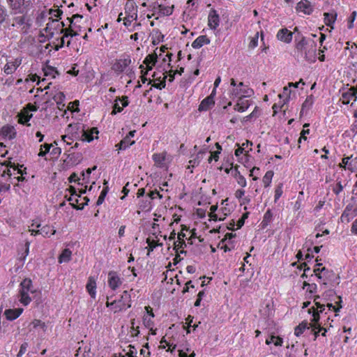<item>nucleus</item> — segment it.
Wrapping results in <instances>:
<instances>
[{
	"mask_svg": "<svg viewBox=\"0 0 357 357\" xmlns=\"http://www.w3.org/2000/svg\"><path fill=\"white\" fill-rule=\"evenodd\" d=\"M32 281L29 278L24 279L20 284L18 292V300L24 305H28L33 298V295L36 293Z\"/></svg>",
	"mask_w": 357,
	"mask_h": 357,
	"instance_id": "obj_1",
	"label": "nucleus"
},
{
	"mask_svg": "<svg viewBox=\"0 0 357 357\" xmlns=\"http://www.w3.org/2000/svg\"><path fill=\"white\" fill-rule=\"evenodd\" d=\"M107 307H110L114 313L126 310L131 307V296L128 291H124L119 300L106 303Z\"/></svg>",
	"mask_w": 357,
	"mask_h": 357,
	"instance_id": "obj_2",
	"label": "nucleus"
},
{
	"mask_svg": "<svg viewBox=\"0 0 357 357\" xmlns=\"http://www.w3.org/2000/svg\"><path fill=\"white\" fill-rule=\"evenodd\" d=\"M319 298V296H316L314 302L315 305L317 306V310L319 309V310L315 311V310L313 308L314 312L312 314V319L311 320V321L312 322V324H311V326L313 327L314 329H317V328L318 329V331L314 332L315 337H317L318 336L319 333L322 331H324V332L321 334L323 336H326V329L323 327H321V326L318 324V321L319 320V312H323L324 310H325V305L321 304L317 301Z\"/></svg>",
	"mask_w": 357,
	"mask_h": 357,
	"instance_id": "obj_3",
	"label": "nucleus"
},
{
	"mask_svg": "<svg viewBox=\"0 0 357 357\" xmlns=\"http://www.w3.org/2000/svg\"><path fill=\"white\" fill-rule=\"evenodd\" d=\"M13 21L14 23L12 26H22L21 32L24 34L28 33L32 26V20L26 13H24L22 16L15 17Z\"/></svg>",
	"mask_w": 357,
	"mask_h": 357,
	"instance_id": "obj_4",
	"label": "nucleus"
},
{
	"mask_svg": "<svg viewBox=\"0 0 357 357\" xmlns=\"http://www.w3.org/2000/svg\"><path fill=\"white\" fill-rule=\"evenodd\" d=\"M61 149L59 147L54 146L52 144H44L41 146L40 151L38 156H45L47 153L50 155H60Z\"/></svg>",
	"mask_w": 357,
	"mask_h": 357,
	"instance_id": "obj_5",
	"label": "nucleus"
},
{
	"mask_svg": "<svg viewBox=\"0 0 357 357\" xmlns=\"http://www.w3.org/2000/svg\"><path fill=\"white\" fill-rule=\"evenodd\" d=\"M108 285L112 290H116L122 284V280L115 271H109L108 273Z\"/></svg>",
	"mask_w": 357,
	"mask_h": 357,
	"instance_id": "obj_6",
	"label": "nucleus"
},
{
	"mask_svg": "<svg viewBox=\"0 0 357 357\" xmlns=\"http://www.w3.org/2000/svg\"><path fill=\"white\" fill-rule=\"evenodd\" d=\"M357 215V208L353 209V206L348 204L344 208L340 220L342 222H349L350 220Z\"/></svg>",
	"mask_w": 357,
	"mask_h": 357,
	"instance_id": "obj_7",
	"label": "nucleus"
},
{
	"mask_svg": "<svg viewBox=\"0 0 357 357\" xmlns=\"http://www.w3.org/2000/svg\"><path fill=\"white\" fill-rule=\"evenodd\" d=\"M215 92L216 90L213 89L211 94L202 101L201 104L199 106V111H206L209 108H211V106L214 105V96L215 95Z\"/></svg>",
	"mask_w": 357,
	"mask_h": 357,
	"instance_id": "obj_8",
	"label": "nucleus"
},
{
	"mask_svg": "<svg viewBox=\"0 0 357 357\" xmlns=\"http://www.w3.org/2000/svg\"><path fill=\"white\" fill-rule=\"evenodd\" d=\"M220 24V17L215 9H211L208 17V25L211 29H216Z\"/></svg>",
	"mask_w": 357,
	"mask_h": 357,
	"instance_id": "obj_9",
	"label": "nucleus"
},
{
	"mask_svg": "<svg viewBox=\"0 0 357 357\" xmlns=\"http://www.w3.org/2000/svg\"><path fill=\"white\" fill-rule=\"evenodd\" d=\"M70 192H71L70 197L68 199L69 202H70V204L73 208L81 210L84 207V204L77 205L78 204V197L80 196L78 195L76 192L75 188L73 186L70 187Z\"/></svg>",
	"mask_w": 357,
	"mask_h": 357,
	"instance_id": "obj_10",
	"label": "nucleus"
},
{
	"mask_svg": "<svg viewBox=\"0 0 357 357\" xmlns=\"http://www.w3.org/2000/svg\"><path fill=\"white\" fill-rule=\"evenodd\" d=\"M29 231L31 232V235H37L41 234L44 237H50L52 235H54L56 232V230L53 229L51 227L48 225H45L43 227L40 229L36 230L34 229H30Z\"/></svg>",
	"mask_w": 357,
	"mask_h": 357,
	"instance_id": "obj_11",
	"label": "nucleus"
},
{
	"mask_svg": "<svg viewBox=\"0 0 357 357\" xmlns=\"http://www.w3.org/2000/svg\"><path fill=\"white\" fill-rule=\"evenodd\" d=\"M296 10L303 12L306 15H310L313 11L311 3L307 0H302L297 3Z\"/></svg>",
	"mask_w": 357,
	"mask_h": 357,
	"instance_id": "obj_12",
	"label": "nucleus"
},
{
	"mask_svg": "<svg viewBox=\"0 0 357 357\" xmlns=\"http://www.w3.org/2000/svg\"><path fill=\"white\" fill-rule=\"evenodd\" d=\"M10 8L14 10V13H24L23 6L24 0H7Z\"/></svg>",
	"mask_w": 357,
	"mask_h": 357,
	"instance_id": "obj_13",
	"label": "nucleus"
},
{
	"mask_svg": "<svg viewBox=\"0 0 357 357\" xmlns=\"http://www.w3.org/2000/svg\"><path fill=\"white\" fill-rule=\"evenodd\" d=\"M23 308H15L6 310L4 314L8 320L13 321L18 318L23 312Z\"/></svg>",
	"mask_w": 357,
	"mask_h": 357,
	"instance_id": "obj_14",
	"label": "nucleus"
},
{
	"mask_svg": "<svg viewBox=\"0 0 357 357\" xmlns=\"http://www.w3.org/2000/svg\"><path fill=\"white\" fill-rule=\"evenodd\" d=\"M131 59L128 57L124 59H120L113 66V69L116 72L121 73L130 64Z\"/></svg>",
	"mask_w": 357,
	"mask_h": 357,
	"instance_id": "obj_15",
	"label": "nucleus"
},
{
	"mask_svg": "<svg viewBox=\"0 0 357 357\" xmlns=\"http://www.w3.org/2000/svg\"><path fill=\"white\" fill-rule=\"evenodd\" d=\"M277 37L281 41L289 43L292 40V33L287 29H282L278 31Z\"/></svg>",
	"mask_w": 357,
	"mask_h": 357,
	"instance_id": "obj_16",
	"label": "nucleus"
},
{
	"mask_svg": "<svg viewBox=\"0 0 357 357\" xmlns=\"http://www.w3.org/2000/svg\"><path fill=\"white\" fill-rule=\"evenodd\" d=\"M1 135L4 137H8L10 139H12L16 137V131L13 126L6 125L2 127L1 130Z\"/></svg>",
	"mask_w": 357,
	"mask_h": 357,
	"instance_id": "obj_17",
	"label": "nucleus"
},
{
	"mask_svg": "<svg viewBox=\"0 0 357 357\" xmlns=\"http://www.w3.org/2000/svg\"><path fill=\"white\" fill-rule=\"evenodd\" d=\"M211 43L210 39L205 35L197 38L192 43V47L195 49H199L204 45H208Z\"/></svg>",
	"mask_w": 357,
	"mask_h": 357,
	"instance_id": "obj_18",
	"label": "nucleus"
},
{
	"mask_svg": "<svg viewBox=\"0 0 357 357\" xmlns=\"http://www.w3.org/2000/svg\"><path fill=\"white\" fill-rule=\"evenodd\" d=\"M19 120L18 122L20 124H26V126H30L29 123H27L28 121L32 118L33 114H29L27 109H22L21 112L18 114Z\"/></svg>",
	"mask_w": 357,
	"mask_h": 357,
	"instance_id": "obj_19",
	"label": "nucleus"
},
{
	"mask_svg": "<svg viewBox=\"0 0 357 357\" xmlns=\"http://www.w3.org/2000/svg\"><path fill=\"white\" fill-rule=\"evenodd\" d=\"M125 10L128 17L133 18L134 20H137V14L135 12V3L132 1H128L125 6Z\"/></svg>",
	"mask_w": 357,
	"mask_h": 357,
	"instance_id": "obj_20",
	"label": "nucleus"
},
{
	"mask_svg": "<svg viewBox=\"0 0 357 357\" xmlns=\"http://www.w3.org/2000/svg\"><path fill=\"white\" fill-rule=\"evenodd\" d=\"M21 64V59H15L13 62H8L4 66V72L7 75L12 74Z\"/></svg>",
	"mask_w": 357,
	"mask_h": 357,
	"instance_id": "obj_21",
	"label": "nucleus"
},
{
	"mask_svg": "<svg viewBox=\"0 0 357 357\" xmlns=\"http://www.w3.org/2000/svg\"><path fill=\"white\" fill-rule=\"evenodd\" d=\"M249 102L248 100H244V98L241 97L238 102L234 106V109L243 112L249 107Z\"/></svg>",
	"mask_w": 357,
	"mask_h": 357,
	"instance_id": "obj_22",
	"label": "nucleus"
},
{
	"mask_svg": "<svg viewBox=\"0 0 357 357\" xmlns=\"http://www.w3.org/2000/svg\"><path fill=\"white\" fill-rule=\"evenodd\" d=\"M93 134H98V130L96 128H92L89 131H84L83 130L82 140L88 142H91L94 139Z\"/></svg>",
	"mask_w": 357,
	"mask_h": 357,
	"instance_id": "obj_23",
	"label": "nucleus"
},
{
	"mask_svg": "<svg viewBox=\"0 0 357 357\" xmlns=\"http://www.w3.org/2000/svg\"><path fill=\"white\" fill-rule=\"evenodd\" d=\"M96 283L95 280L93 278H89L86 284V289L91 296V298H94L96 297Z\"/></svg>",
	"mask_w": 357,
	"mask_h": 357,
	"instance_id": "obj_24",
	"label": "nucleus"
},
{
	"mask_svg": "<svg viewBox=\"0 0 357 357\" xmlns=\"http://www.w3.org/2000/svg\"><path fill=\"white\" fill-rule=\"evenodd\" d=\"M169 158H153L155 165L165 170H167L169 163Z\"/></svg>",
	"mask_w": 357,
	"mask_h": 357,
	"instance_id": "obj_25",
	"label": "nucleus"
},
{
	"mask_svg": "<svg viewBox=\"0 0 357 357\" xmlns=\"http://www.w3.org/2000/svg\"><path fill=\"white\" fill-rule=\"evenodd\" d=\"M347 181H341L337 179L336 183L333 186V192L336 195H338L344 189V188L347 185Z\"/></svg>",
	"mask_w": 357,
	"mask_h": 357,
	"instance_id": "obj_26",
	"label": "nucleus"
},
{
	"mask_svg": "<svg viewBox=\"0 0 357 357\" xmlns=\"http://www.w3.org/2000/svg\"><path fill=\"white\" fill-rule=\"evenodd\" d=\"M72 252L68 248H66L63 250L62 253L59 257V262L66 263L68 262L71 259Z\"/></svg>",
	"mask_w": 357,
	"mask_h": 357,
	"instance_id": "obj_27",
	"label": "nucleus"
},
{
	"mask_svg": "<svg viewBox=\"0 0 357 357\" xmlns=\"http://www.w3.org/2000/svg\"><path fill=\"white\" fill-rule=\"evenodd\" d=\"M77 18H83V16L79 14H75L73 15L71 17H68L67 20L69 21L72 28L75 30H78L79 31H81L82 27L80 25L77 24V22H75V20Z\"/></svg>",
	"mask_w": 357,
	"mask_h": 357,
	"instance_id": "obj_28",
	"label": "nucleus"
},
{
	"mask_svg": "<svg viewBox=\"0 0 357 357\" xmlns=\"http://www.w3.org/2000/svg\"><path fill=\"white\" fill-rule=\"evenodd\" d=\"M236 178V180L239 185L244 188L247 185L246 180L243 176H242L237 169H235L234 172L231 173Z\"/></svg>",
	"mask_w": 357,
	"mask_h": 357,
	"instance_id": "obj_29",
	"label": "nucleus"
},
{
	"mask_svg": "<svg viewBox=\"0 0 357 357\" xmlns=\"http://www.w3.org/2000/svg\"><path fill=\"white\" fill-rule=\"evenodd\" d=\"M75 163V161H73V158H66L59 165V170H66L73 167Z\"/></svg>",
	"mask_w": 357,
	"mask_h": 357,
	"instance_id": "obj_30",
	"label": "nucleus"
},
{
	"mask_svg": "<svg viewBox=\"0 0 357 357\" xmlns=\"http://www.w3.org/2000/svg\"><path fill=\"white\" fill-rule=\"evenodd\" d=\"M324 15V23L326 24V25L333 29V24H334L336 20L337 14L335 13V15H331L328 13H325Z\"/></svg>",
	"mask_w": 357,
	"mask_h": 357,
	"instance_id": "obj_31",
	"label": "nucleus"
},
{
	"mask_svg": "<svg viewBox=\"0 0 357 357\" xmlns=\"http://www.w3.org/2000/svg\"><path fill=\"white\" fill-rule=\"evenodd\" d=\"M330 273V271L326 269L325 267L321 268V273L316 275V277L319 280V282H323L324 284H327L326 278L328 275Z\"/></svg>",
	"mask_w": 357,
	"mask_h": 357,
	"instance_id": "obj_32",
	"label": "nucleus"
},
{
	"mask_svg": "<svg viewBox=\"0 0 357 357\" xmlns=\"http://www.w3.org/2000/svg\"><path fill=\"white\" fill-rule=\"evenodd\" d=\"M104 185L105 186L104 187L103 190H102V192L96 202V205H98V206L101 205L103 203L105 198V197L108 192V190H109V188L107 185V181L106 180L104 181Z\"/></svg>",
	"mask_w": 357,
	"mask_h": 357,
	"instance_id": "obj_33",
	"label": "nucleus"
},
{
	"mask_svg": "<svg viewBox=\"0 0 357 357\" xmlns=\"http://www.w3.org/2000/svg\"><path fill=\"white\" fill-rule=\"evenodd\" d=\"M273 174L274 173L271 170L266 172V173L265 174L262 178V182L264 188H268V186H270Z\"/></svg>",
	"mask_w": 357,
	"mask_h": 357,
	"instance_id": "obj_34",
	"label": "nucleus"
},
{
	"mask_svg": "<svg viewBox=\"0 0 357 357\" xmlns=\"http://www.w3.org/2000/svg\"><path fill=\"white\" fill-rule=\"evenodd\" d=\"M50 19L51 20V22L47 23L46 27L44 29V31L45 32L53 31V30L56 29L58 26L60 25V24L58 23L57 20H52V17H50Z\"/></svg>",
	"mask_w": 357,
	"mask_h": 357,
	"instance_id": "obj_35",
	"label": "nucleus"
},
{
	"mask_svg": "<svg viewBox=\"0 0 357 357\" xmlns=\"http://www.w3.org/2000/svg\"><path fill=\"white\" fill-rule=\"evenodd\" d=\"M308 324L307 322H302L301 324H300L298 326H297L295 329H294V334L296 336L298 337L300 336L301 334H303V333L304 332V331L306 329V328H309V327L307 326Z\"/></svg>",
	"mask_w": 357,
	"mask_h": 357,
	"instance_id": "obj_36",
	"label": "nucleus"
},
{
	"mask_svg": "<svg viewBox=\"0 0 357 357\" xmlns=\"http://www.w3.org/2000/svg\"><path fill=\"white\" fill-rule=\"evenodd\" d=\"M273 220V213L271 210H268L264 215L261 225L263 227H266Z\"/></svg>",
	"mask_w": 357,
	"mask_h": 357,
	"instance_id": "obj_37",
	"label": "nucleus"
},
{
	"mask_svg": "<svg viewBox=\"0 0 357 357\" xmlns=\"http://www.w3.org/2000/svg\"><path fill=\"white\" fill-rule=\"evenodd\" d=\"M157 54H150L146 56L144 61V64H151L152 66H155L157 62Z\"/></svg>",
	"mask_w": 357,
	"mask_h": 357,
	"instance_id": "obj_38",
	"label": "nucleus"
},
{
	"mask_svg": "<svg viewBox=\"0 0 357 357\" xmlns=\"http://www.w3.org/2000/svg\"><path fill=\"white\" fill-rule=\"evenodd\" d=\"M158 8L160 10V13L165 15H172L174 9V6L172 7L165 6L161 4L158 5Z\"/></svg>",
	"mask_w": 357,
	"mask_h": 357,
	"instance_id": "obj_39",
	"label": "nucleus"
},
{
	"mask_svg": "<svg viewBox=\"0 0 357 357\" xmlns=\"http://www.w3.org/2000/svg\"><path fill=\"white\" fill-rule=\"evenodd\" d=\"M134 143V141H130V139H129V136H126L125 138H123V139L121 141V142L117 146H119V149H125L129 145H132Z\"/></svg>",
	"mask_w": 357,
	"mask_h": 357,
	"instance_id": "obj_40",
	"label": "nucleus"
},
{
	"mask_svg": "<svg viewBox=\"0 0 357 357\" xmlns=\"http://www.w3.org/2000/svg\"><path fill=\"white\" fill-rule=\"evenodd\" d=\"M200 163L199 158H195L192 160H189L187 169H190V173H192V169L197 167Z\"/></svg>",
	"mask_w": 357,
	"mask_h": 357,
	"instance_id": "obj_41",
	"label": "nucleus"
},
{
	"mask_svg": "<svg viewBox=\"0 0 357 357\" xmlns=\"http://www.w3.org/2000/svg\"><path fill=\"white\" fill-rule=\"evenodd\" d=\"M23 165H17V167H15V165L14 166H10V167H13L14 170H17V174H21V176H17V177H15V178L17 180V181H22L24 180V178L23 177V174H26V172H25V169L26 168H24V169L22 171L20 167H23Z\"/></svg>",
	"mask_w": 357,
	"mask_h": 357,
	"instance_id": "obj_42",
	"label": "nucleus"
},
{
	"mask_svg": "<svg viewBox=\"0 0 357 357\" xmlns=\"http://www.w3.org/2000/svg\"><path fill=\"white\" fill-rule=\"evenodd\" d=\"M307 42L305 40V37H302L301 40L296 44V49L303 52L304 50L307 49Z\"/></svg>",
	"mask_w": 357,
	"mask_h": 357,
	"instance_id": "obj_43",
	"label": "nucleus"
},
{
	"mask_svg": "<svg viewBox=\"0 0 357 357\" xmlns=\"http://www.w3.org/2000/svg\"><path fill=\"white\" fill-rule=\"evenodd\" d=\"M44 74L45 76L48 75H52V77H55L54 74H59L58 71L56 70V68L52 67V66H47L46 68L44 69Z\"/></svg>",
	"mask_w": 357,
	"mask_h": 357,
	"instance_id": "obj_44",
	"label": "nucleus"
},
{
	"mask_svg": "<svg viewBox=\"0 0 357 357\" xmlns=\"http://www.w3.org/2000/svg\"><path fill=\"white\" fill-rule=\"evenodd\" d=\"M315 52H316L315 45L314 47L312 45L311 49L307 50V48L302 53H304L305 59L309 61V60H310L309 55L314 56L315 54Z\"/></svg>",
	"mask_w": 357,
	"mask_h": 357,
	"instance_id": "obj_45",
	"label": "nucleus"
},
{
	"mask_svg": "<svg viewBox=\"0 0 357 357\" xmlns=\"http://www.w3.org/2000/svg\"><path fill=\"white\" fill-rule=\"evenodd\" d=\"M258 38H259V33L257 32L254 37H252L250 40V42L248 45V47L250 49H253L257 46L258 44Z\"/></svg>",
	"mask_w": 357,
	"mask_h": 357,
	"instance_id": "obj_46",
	"label": "nucleus"
},
{
	"mask_svg": "<svg viewBox=\"0 0 357 357\" xmlns=\"http://www.w3.org/2000/svg\"><path fill=\"white\" fill-rule=\"evenodd\" d=\"M147 243L149 247V252L153 251L157 246H162L163 245L162 243H159L155 240L151 241L149 238L147 239Z\"/></svg>",
	"mask_w": 357,
	"mask_h": 357,
	"instance_id": "obj_47",
	"label": "nucleus"
},
{
	"mask_svg": "<svg viewBox=\"0 0 357 357\" xmlns=\"http://www.w3.org/2000/svg\"><path fill=\"white\" fill-rule=\"evenodd\" d=\"M118 100H120L119 97L116 98V99L115 100V103L113 106V110L111 113L112 115L116 114L117 112H121L123 110V108L119 106Z\"/></svg>",
	"mask_w": 357,
	"mask_h": 357,
	"instance_id": "obj_48",
	"label": "nucleus"
},
{
	"mask_svg": "<svg viewBox=\"0 0 357 357\" xmlns=\"http://www.w3.org/2000/svg\"><path fill=\"white\" fill-rule=\"evenodd\" d=\"M136 354V348L134 346L129 345V351L125 354L123 357H135Z\"/></svg>",
	"mask_w": 357,
	"mask_h": 357,
	"instance_id": "obj_49",
	"label": "nucleus"
},
{
	"mask_svg": "<svg viewBox=\"0 0 357 357\" xmlns=\"http://www.w3.org/2000/svg\"><path fill=\"white\" fill-rule=\"evenodd\" d=\"M96 169V166H94L92 168H88L86 172H82V176H83V181L85 182H88V178L91 173L92 171L95 170Z\"/></svg>",
	"mask_w": 357,
	"mask_h": 357,
	"instance_id": "obj_50",
	"label": "nucleus"
},
{
	"mask_svg": "<svg viewBox=\"0 0 357 357\" xmlns=\"http://www.w3.org/2000/svg\"><path fill=\"white\" fill-rule=\"evenodd\" d=\"M282 194V184H279L275 190V202H276Z\"/></svg>",
	"mask_w": 357,
	"mask_h": 357,
	"instance_id": "obj_51",
	"label": "nucleus"
},
{
	"mask_svg": "<svg viewBox=\"0 0 357 357\" xmlns=\"http://www.w3.org/2000/svg\"><path fill=\"white\" fill-rule=\"evenodd\" d=\"M243 152H245L244 156H250L249 151H245V148L241 146H238V149L235 150V155L239 156L240 155L243 154Z\"/></svg>",
	"mask_w": 357,
	"mask_h": 357,
	"instance_id": "obj_52",
	"label": "nucleus"
},
{
	"mask_svg": "<svg viewBox=\"0 0 357 357\" xmlns=\"http://www.w3.org/2000/svg\"><path fill=\"white\" fill-rule=\"evenodd\" d=\"M240 91L244 94L242 98L250 97L254 93L253 90L248 87L240 89Z\"/></svg>",
	"mask_w": 357,
	"mask_h": 357,
	"instance_id": "obj_53",
	"label": "nucleus"
},
{
	"mask_svg": "<svg viewBox=\"0 0 357 357\" xmlns=\"http://www.w3.org/2000/svg\"><path fill=\"white\" fill-rule=\"evenodd\" d=\"M312 96L310 97H307V99L305 100V102L303 103L302 109L301 111V113L303 114L304 109L307 107H310L312 105Z\"/></svg>",
	"mask_w": 357,
	"mask_h": 357,
	"instance_id": "obj_54",
	"label": "nucleus"
},
{
	"mask_svg": "<svg viewBox=\"0 0 357 357\" xmlns=\"http://www.w3.org/2000/svg\"><path fill=\"white\" fill-rule=\"evenodd\" d=\"M356 15H357L356 11H353L351 13V16L349 18V21H348V28L349 29L353 28V26H354L353 23L356 19Z\"/></svg>",
	"mask_w": 357,
	"mask_h": 357,
	"instance_id": "obj_55",
	"label": "nucleus"
},
{
	"mask_svg": "<svg viewBox=\"0 0 357 357\" xmlns=\"http://www.w3.org/2000/svg\"><path fill=\"white\" fill-rule=\"evenodd\" d=\"M7 16L6 10L3 7L0 6V24L6 20Z\"/></svg>",
	"mask_w": 357,
	"mask_h": 357,
	"instance_id": "obj_56",
	"label": "nucleus"
},
{
	"mask_svg": "<svg viewBox=\"0 0 357 357\" xmlns=\"http://www.w3.org/2000/svg\"><path fill=\"white\" fill-rule=\"evenodd\" d=\"M27 348H28L27 342H24L23 344H22L20 351H19L18 354H17V356L21 357L26 351Z\"/></svg>",
	"mask_w": 357,
	"mask_h": 357,
	"instance_id": "obj_57",
	"label": "nucleus"
},
{
	"mask_svg": "<svg viewBox=\"0 0 357 357\" xmlns=\"http://www.w3.org/2000/svg\"><path fill=\"white\" fill-rule=\"evenodd\" d=\"M217 208H218V206H215V205H213L210 208L211 213L209 214V216L211 217V218H212L214 220H218V216L215 213V212L217 210Z\"/></svg>",
	"mask_w": 357,
	"mask_h": 357,
	"instance_id": "obj_58",
	"label": "nucleus"
},
{
	"mask_svg": "<svg viewBox=\"0 0 357 357\" xmlns=\"http://www.w3.org/2000/svg\"><path fill=\"white\" fill-rule=\"evenodd\" d=\"M258 113H259V111L257 110V109L256 107L255 109L250 114H249L248 116L244 117V121H250L252 118L257 117L258 116Z\"/></svg>",
	"mask_w": 357,
	"mask_h": 357,
	"instance_id": "obj_59",
	"label": "nucleus"
},
{
	"mask_svg": "<svg viewBox=\"0 0 357 357\" xmlns=\"http://www.w3.org/2000/svg\"><path fill=\"white\" fill-rule=\"evenodd\" d=\"M166 78H167V76H165L163 77V80L160 83H154L153 84V86L156 89H164L166 86V83H165Z\"/></svg>",
	"mask_w": 357,
	"mask_h": 357,
	"instance_id": "obj_60",
	"label": "nucleus"
},
{
	"mask_svg": "<svg viewBox=\"0 0 357 357\" xmlns=\"http://www.w3.org/2000/svg\"><path fill=\"white\" fill-rule=\"evenodd\" d=\"M139 68L142 70H141V73H142L141 80H142V83L144 84L148 80L147 78L146 77V76L148 73H147V71L144 70V68L143 65H140Z\"/></svg>",
	"mask_w": 357,
	"mask_h": 357,
	"instance_id": "obj_61",
	"label": "nucleus"
},
{
	"mask_svg": "<svg viewBox=\"0 0 357 357\" xmlns=\"http://www.w3.org/2000/svg\"><path fill=\"white\" fill-rule=\"evenodd\" d=\"M31 324L33 325V328H37V327H42V328H44L45 327V323L42 322L39 319H34Z\"/></svg>",
	"mask_w": 357,
	"mask_h": 357,
	"instance_id": "obj_62",
	"label": "nucleus"
},
{
	"mask_svg": "<svg viewBox=\"0 0 357 357\" xmlns=\"http://www.w3.org/2000/svg\"><path fill=\"white\" fill-rule=\"evenodd\" d=\"M149 197L151 199H155L157 196L160 199L162 198V195H160L159 192L157 191V190H153V191H151L149 193Z\"/></svg>",
	"mask_w": 357,
	"mask_h": 357,
	"instance_id": "obj_63",
	"label": "nucleus"
},
{
	"mask_svg": "<svg viewBox=\"0 0 357 357\" xmlns=\"http://www.w3.org/2000/svg\"><path fill=\"white\" fill-rule=\"evenodd\" d=\"M351 232L357 236V218L354 221L351 227Z\"/></svg>",
	"mask_w": 357,
	"mask_h": 357,
	"instance_id": "obj_64",
	"label": "nucleus"
}]
</instances>
